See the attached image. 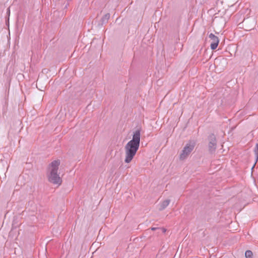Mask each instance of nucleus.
<instances>
[{
  "label": "nucleus",
  "instance_id": "f257e3e1",
  "mask_svg": "<svg viewBox=\"0 0 258 258\" xmlns=\"http://www.w3.org/2000/svg\"><path fill=\"white\" fill-rule=\"evenodd\" d=\"M141 133L139 130L134 132L132 139L125 146V157L124 162L128 163L131 162L135 156L140 146Z\"/></svg>",
  "mask_w": 258,
  "mask_h": 258
},
{
  "label": "nucleus",
  "instance_id": "f03ea898",
  "mask_svg": "<svg viewBox=\"0 0 258 258\" xmlns=\"http://www.w3.org/2000/svg\"><path fill=\"white\" fill-rule=\"evenodd\" d=\"M60 164L59 160L53 161L49 165V174L48 175V180L55 184L60 185L61 179L57 174L58 166Z\"/></svg>",
  "mask_w": 258,
  "mask_h": 258
},
{
  "label": "nucleus",
  "instance_id": "7ed1b4c3",
  "mask_svg": "<svg viewBox=\"0 0 258 258\" xmlns=\"http://www.w3.org/2000/svg\"><path fill=\"white\" fill-rule=\"evenodd\" d=\"M195 145L193 144H187L183 148L180 155V159L184 160L189 155L194 149Z\"/></svg>",
  "mask_w": 258,
  "mask_h": 258
},
{
  "label": "nucleus",
  "instance_id": "20e7f679",
  "mask_svg": "<svg viewBox=\"0 0 258 258\" xmlns=\"http://www.w3.org/2000/svg\"><path fill=\"white\" fill-rule=\"evenodd\" d=\"M209 143L208 144L209 150L211 153H213L215 151L217 146L216 139L214 134L210 135L209 137Z\"/></svg>",
  "mask_w": 258,
  "mask_h": 258
},
{
  "label": "nucleus",
  "instance_id": "39448f33",
  "mask_svg": "<svg viewBox=\"0 0 258 258\" xmlns=\"http://www.w3.org/2000/svg\"><path fill=\"white\" fill-rule=\"evenodd\" d=\"M209 38L211 40V43L210 45L211 49L212 50L215 49L219 44V40L217 36H215L213 33H211L209 35Z\"/></svg>",
  "mask_w": 258,
  "mask_h": 258
},
{
  "label": "nucleus",
  "instance_id": "423d86ee",
  "mask_svg": "<svg viewBox=\"0 0 258 258\" xmlns=\"http://www.w3.org/2000/svg\"><path fill=\"white\" fill-rule=\"evenodd\" d=\"M170 201L169 200H166L163 201L160 205L159 210L162 211L165 209L169 204Z\"/></svg>",
  "mask_w": 258,
  "mask_h": 258
},
{
  "label": "nucleus",
  "instance_id": "0eeeda50",
  "mask_svg": "<svg viewBox=\"0 0 258 258\" xmlns=\"http://www.w3.org/2000/svg\"><path fill=\"white\" fill-rule=\"evenodd\" d=\"M110 18V14L109 13L106 14L101 19L102 24L106 23Z\"/></svg>",
  "mask_w": 258,
  "mask_h": 258
},
{
  "label": "nucleus",
  "instance_id": "6e6552de",
  "mask_svg": "<svg viewBox=\"0 0 258 258\" xmlns=\"http://www.w3.org/2000/svg\"><path fill=\"white\" fill-rule=\"evenodd\" d=\"M252 252L251 250H246L245 252V256L246 258H252Z\"/></svg>",
  "mask_w": 258,
  "mask_h": 258
},
{
  "label": "nucleus",
  "instance_id": "1a4fd4ad",
  "mask_svg": "<svg viewBox=\"0 0 258 258\" xmlns=\"http://www.w3.org/2000/svg\"><path fill=\"white\" fill-rule=\"evenodd\" d=\"M254 151L255 157H256V160H257V158H258V144L256 145V146H255V147L254 148Z\"/></svg>",
  "mask_w": 258,
  "mask_h": 258
},
{
  "label": "nucleus",
  "instance_id": "9d476101",
  "mask_svg": "<svg viewBox=\"0 0 258 258\" xmlns=\"http://www.w3.org/2000/svg\"><path fill=\"white\" fill-rule=\"evenodd\" d=\"M157 229H158V228H156V227H152V228H151V230H155Z\"/></svg>",
  "mask_w": 258,
  "mask_h": 258
},
{
  "label": "nucleus",
  "instance_id": "9b49d317",
  "mask_svg": "<svg viewBox=\"0 0 258 258\" xmlns=\"http://www.w3.org/2000/svg\"><path fill=\"white\" fill-rule=\"evenodd\" d=\"M162 231H163V233H165V232H166V229H164V228H162Z\"/></svg>",
  "mask_w": 258,
  "mask_h": 258
},
{
  "label": "nucleus",
  "instance_id": "f8f14e48",
  "mask_svg": "<svg viewBox=\"0 0 258 258\" xmlns=\"http://www.w3.org/2000/svg\"><path fill=\"white\" fill-rule=\"evenodd\" d=\"M7 12L10 13V9L9 8L8 10H7Z\"/></svg>",
  "mask_w": 258,
  "mask_h": 258
}]
</instances>
